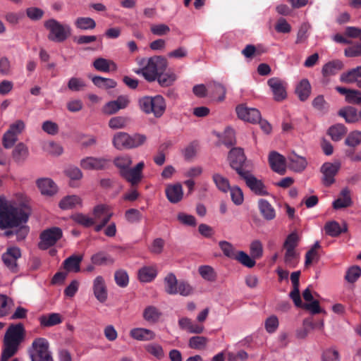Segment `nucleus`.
<instances>
[{
  "label": "nucleus",
  "instance_id": "f257e3e1",
  "mask_svg": "<svg viewBox=\"0 0 361 361\" xmlns=\"http://www.w3.org/2000/svg\"><path fill=\"white\" fill-rule=\"evenodd\" d=\"M29 214L22 207L15 206L4 197L0 196V228H14L25 224Z\"/></svg>",
  "mask_w": 361,
  "mask_h": 361
},
{
  "label": "nucleus",
  "instance_id": "f03ea898",
  "mask_svg": "<svg viewBox=\"0 0 361 361\" xmlns=\"http://www.w3.org/2000/svg\"><path fill=\"white\" fill-rule=\"evenodd\" d=\"M27 352L31 361H54L49 343L45 338L34 339Z\"/></svg>",
  "mask_w": 361,
  "mask_h": 361
},
{
  "label": "nucleus",
  "instance_id": "7ed1b4c3",
  "mask_svg": "<svg viewBox=\"0 0 361 361\" xmlns=\"http://www.w3.org/2000/svg\"><path fill=\"white\" fill-rule=\"evenodd\" d=\"M140 109L147 114H152L154 117H161L166 109V101L161 95L145 96L138 101Z\"/></svg>",
  "mask_w": 361,
  "mask_h": 361
},
{
  "label": "nucleus",
  "instance_id": "20e7f679",
  "mask_svg": "<svg viewBox=\"0 0 361 361\" xmlns=\"http://www.w3.org/2000/svg\"><path fill=\"white\" fill-rule=\"evenodd\" d=\"M168 66L167 60L161 56H154L148 59L147 65L137 73H142L148 82L155 81L157 75L165 72Z\"/></svg>",
  "mask_w": 361,
  "mask_h": 361
},
{
  "label": "nucleus",
  "instance_id": "39448f33",
  "mask_svg": "<svg viewBox=\"0 0 361 361\" xmlns=\"http://www.w3.org/2000/svg\"><path fill=\"white\" fill-rule=\"evenodd\" d=\"M147 140L145 135L135 133L130 135L127 133L119 132L114 135L113 145L118 149L136 148L143 145Z\"/></svg>",
  "mask_w": 361,
  "mask_h": 361
},
{
  "label": "nucleus",
  "instance_id": "423d86ee",
  "mask_svg": "<svg viewBox=\"0 0 361 361\" xmlns=\"http://www.w3.org/2000/svg\"><path fill=\"white\" fill-rule=\"evenodd\" d=\"M44 27L49 31L47 36L50 41L63 42L71 35V27L63 25L54 18H50L44 23Z\"/></svg>",
  "mask_w": 361,
  "mask_h": 361
},
{
  "label": "nucleus",
  "instance_id": "0eeeda50",
  "mask_svg": "<svg viewBox=\"0 0 361 361\" xmlns=\"http://www.w3.org/2000/svg\"><path fill=\"white\" fill-rule=\"evenodd\" d=\"M62 230L59 227H51L43 231L39 235L38 247L45 250L54 245L62 237Z\"/></svg>",
  "mask_w": 361,
  "mask_h": 361
},
{
  "label": "nucleus",
  "instance_id": "6e6552de",
  "mask_svg": "<svg viewBox=\"0 0 361 361\" xmlns=\"http://www.w3.org/2000/svg\"><path fill=\"white\" fill-rule=\"evenodd\" d=\"M228 159L231 167L234 169L240 176L248 171L244 169L246 157L242 148H233L229 152Z\"/></svg>",
  "mask_w": 361,
  "mask_h": 361
},
{
  "label": "nucleus",
  "instance_id": "1a4fd4ad",
  "mask_svg": "<svg viewBox=\"0 0 361 361\" xmlns=\"http://www.w3.org/2000/svg\"><path fill=\"white\" fill-rule=\"evenodd\" d=\"M25 336V330L23 324H11L5 334L4 341L19 347Z\"/></svg>",
  "mask_w": 361,
  "mask_h": 361
},
{
  "label": "nucleus",
  "instance_id": "9d476101",
  "mask_svg": "<svg viewBox=\"0 0 361 361\" xmlns=\"http://www.w3.org/2000/svg\"><path fill=\"white\" fill-rule=\"evenodd\" d=\"M21 257V252L18 247H8L6 252L2 255V260L5 266L12 272L18 271L17 260Z\"/></svg>",
  "mask_w": 361,
  "mask_h": 361
},
{
  "label": "nucleus",
  "instance_id": "9b49d317",
  "mask_svg": "<svg viewBox=\"0 0 361 361\" xmlns=\"http://www.w3.org/2000/svg\"><path fill=\"white\" fill-rule=\"evenodd\" d=\"M267 84L272 92L275 101L281 102L286 98L287 84L285 81L279 78L274 77L268 80Z\"/></svg>",
  "mask_w": 361,
  "mask_h": 361
},
{
  "label": "nucleus",
  "instance_id": "f8f14e48",
  "mask_svg": "<svg viewBox=\"0 0 361 361\" xmlns=\"http://www.w3.org/2000/svg\"><path fill=\"white\" fill-rule=\"evenodd\" d=\"M145 167L144 161H140L133 168H129L121 175L132 186L137 185L143 178L142 170Z\"/></svg>",
  "mask_w": 361,
  "mask_h": 361
},
{
  "label": "nucleus",
  "instance_id": "ddd939ff",
  "mask_svg": "<svg viewBox=\"0 0 361 361\" xmlns=\"http://www.w3.org/2000/svg\"><path fill=\"white\" fill-rule=\"evenodd\" d=\"M236 113L239 118L252 123H257L261 118V114L258 109L249 108L243 104L236 107Z\"/></svg>",
  "mask_w": 361,
  "mask_h": 361
},
{
  "label": "nucleus",
  "instance_id": "4468645a",
  "mask_svg": "<svg viewBox=\"0 0 361 361\" xmlns=\"http://www.w3.org/2000/svg\"><path fill=\"white\" fill-rule=\"evenodd\" d=\"M109 163V160L104 157H87L80 160V166L85 170H103Z\"/></svg>",
  "mask_w": 361,
  "mask_h": 361
},
{
  "label": "nucleus",
  "instance_id": "2eb2a0df",
  "mask_svg": "<svg viewBox=\"0 0 361 361\" xmlns=\"http://www.w3.org/2000/svg\"><path fill=\"white\" fill-rule=\"evenodd\" d=\"M247 187L257 195H266L268 192L266 190L264 183L255 178L249 171L240 176Z\"/></svg>",
  "mask_w": 361,
  "mask_h": 361
},
{
  "label": "nucleus",
  "instance_id": "dca6fc26",
  "mask_svg": "<svg viewBox=\"0 0 361 361\" xmlns=\"http://www.w3.org/2000/svg\"><path fill=\"white\" fill-rule=\"evenodd\" d=\"M340 167V163L326 162L322 165L321 172L324 175L323 183L326 186H329L334 183V176L338 172Z\"/></svg>",
  "mask_w": 361,
  "mask_h": 361
},
{
  "label": "nucleus",
  "instance_id": "f3484780",
  "mask_svg": "<svg viewBox=\"0 0 361 361\" xmlns=\"http://www.w3.org/2000/svg\"><path fill=\"white\" fill-rule=\"evenodd\" d=\"M269 163L274 171L281 175H283L286 173V159L279 153L275 151L270 152Z\"/></svg>",
  "mask_w": 361,
  "mask_h": 361
},
{
  "label": "nucleus",
  "instance_id": "a211bd4d",
  "mask_svg": "<svg viewBox=\"0 0 361 361\" xmlns=\"http://www.w3.org/2000/svg\"><path fill=\"white\" fill-rule=\"evenodd\" d=\"M93 292L95 298L100 302H104L107 299V288L104 278L97 276L93 281Z\"/></svg>",
  "mask_w": 361,
  "mask_h": 361
},
{
  "label": "nucleus",
  "instance_id": "6ab92c4d",
  "mask_svg": "<svg viewBox=\"0 0 361 361\" xmlns=\"http://www.w3.org/2000/svg\"><path fill=\"white\" fill-rule=\"evenodd\" d=\"M130 336L139 341H149L155 338V333L145 328H133L129 332Z\"/></svg>",
  "mask_w": 361,
  "mask_h": 361
},
{
  "label": "nucleus",
  "instance_id": "aec40b11",
  "mask_svg": "<svg viewBox=\"0 0 361 361\" xmlns=\"http://www.w3.org/2000/svg\"><path fill=\"white\" fill-rule=\"evenodd\" d=\"M165 192L169 201L173 204L179 202L183 196V188L180 183L169 185Z\"/></svg>",
  "mask_w": 361,
  "mask_h": 361
},
{
  "label": "nucleus",
  "instance_id": "412c9836",
  "mask_svg": "<svg viewBox=\"0 0 361 361\" xmlns=\"http://www.w3.org/2000/svg\"><path fill=\"white\" fill-rule=\"evenodd\" d=\"M37 185L44 195L52 196L57 192V186L50 178H44L37 180Z\"/></svg>",
  "mask_w": 361,
  "mask_h": 361
},
{
  "label": "nucleus",
  "instance_id": "4be33fe9",
  "mask_svg": "<svg viewBox=\"0 0 361 361\" xmlns=\"http://www.w3.org/2000/svg\"><path fill=\"white\" fill-rule=\"evenodd\" d=\"M92 66L97 71L104 73L117 70V66L113 61L102 57L96 59Z\"/></svg>",
  "mask_w": 361,
  "mask_h": 361
},
{
  "label": "nucleus",
  "instance_id": "5701e85b",
  "mask_svg": "<svg viewBox=\"0 0 361 361\" xmlns=\"http://www.w3.org/2000/svg\"><path fill=\"white\" fill-rule=\"evenodd\" d=\"M42 327H51L62 322V317L59 313H49L42 314L39 317Z\"/></svg>",
  "mask_w": 361,
  "mask_h": 361
},
{
  "label": "nucleus",
  "instance_id": "b1692460",
  "mask_svg": "<svg viewBox=\"0 0 361 361\" xmlns=\"http://www.w3.org/2000/svg\"><path fill=\"white\" fill-rule=\"evenodd\" d=\"M352 204L350 190L348 188H344L341 190L339 197L334 201L333 207L335 209H340L348 207Z\"/></svg>",
  "mask_w": 361,
  "mask_h": 361
},
{
  "label": "nucleus",
  "instance_id": "393cba45",
  "mask_svg": "<svg viewBox=\"0 0 361 361\" xmlns=\"http://www.w3.org/2000/svg\"><path fill=\"white\" fill-rule=\"evenodd\" d=\"M161 312L155 306H147L142 312L143 319L151 324H156L161 317Z\"/></svg>",
  "mask_w": 361,
  "mask_h": 361
},
{
  "label": "nucleus",
  "instance_id": "a878e982",
  "mask_svg": "<svg viewBox=\"0 0 361 361\" xmlns=\"http://www.w3.org/2000/svg\"><path fill=\"white\" fill-rule=\"evenodd\" d=\"M260 214L267 221L273 220L276 217V212L272 205L266 200L261 199L258 202Z\"/></svg>",
  "mask_w": 361,
  "mask_h": 361
},
{
  "label": "nucleus",
  "instance_id": "bb28decb",
  "mask_svg": "<svg viewBox=\"0 0 361 361\" xmlns=\"http://www.w3.org/2000/svg\"><path fill=\"white\" fill-rule=\"evenodd\" d=\"M324 230L328 235L337 237L342 233H345L348 230V227L345 224H343V226L341 227L337 221H331L326 223Z\"/></svg>",
  "mask_w": 361,
  "mask_h": 361
},
{
  "label": "nucleus",
  "instance_id": "cd10ccee",
  "mask_svg": "<svg viewBox=\"0 0 361 361\" xmlns=\"http://www.w3.org/2000/svg\"><path fill=\"white\" fill-rule=\"evenodd\" d=\"M82 260V255H73L63 261V268L68 271L79 272L80 263Z\"/></svg>",
  "mask_w": 361,
  "mask_h": 361
},
{
  "label": "nucleus",
  "instance_id": "c85d7f7f",
  "mask_svg": "<svg viewBox=\"0 0 361 361\" xmlns=\"http://www.w3.org/2000/svg\"><path fill=\"white\" fill-rule=\"evenodd\" d=\"M288 159L289 161V168L295 172H301L307 166V162L303 157L293 153Z\"/></svg>",
  "mask_w": 361,
  "mask_h": 361
},
{
  "label": "nucleus",
  "instance_id": "c756f323",
  "mask_svg": "<svg viewBox=\"0 0 361 361\" xmlns=\"http://www.w3.org/2000/svg\"><path fill=\"white\" fill-rule=\"evenodd\" d=\"M343 68V63L340 60H333L324 65L322 75L324 77L336 75L339 71Z\"/></svg>",
  "mask_w": 361,
  "mask_h": 361
},
{
  "label": "nucleus",
  "instance_id": "7c9ffc66",
  "mask_svg": "<svg viewBox=\"0 0 361 361\" xmlns=\"http://www.w3.org/2000/svg\"><path fill=\"white\" fill-rule=\"evenodd\" d=\"M11 228V230L5 231V236L9 238L16 235L18 241L24 240L30 231L29 226L25 224H20L18 226H14V228Z\"/></svg>",
  "mask_w": 361,
  "mask_h": 361
},
{
  "label": "nucleus",
  "instance_id": "2f4dec72",
  "mask_svg": "<svg viewBox=\"0 0 361 361\" xmlns=\"http://www.w3.org/2000/svg\"><path fill=\"white\" fill-rule=\"evenodd\" d=\"M157 275V271L155 267H143L138 271V278L142 282L148 283L153 281Z\"/></svg>",
  "mask_w": 361,
  "mask_h": 361
},
{
  "label": "nucleus",
  "instance_id": "473e14b6",
  "mask_svg": "<svg viewBox=\"0 0 361 361\" xmlns=\"http://www.w3.org/2000/svg\"><path fill=\"white\" fill-rule=\"evenodd\" d=\"M357 78H361V66L343 73L340 76V80L348 84L357 83V81L359 80Z\"/></svg>",
  "mask_w": 361,
  "mask_h": 361
},
{
  "label": "nucleus",
  "instance_id": "72a5a7b5",
  "mask_svg": "<svg viewBox=\"0 0 361 361\" xmlns=\"http://www.w3.org/2000/svg\"><path fill=\"white\" fill-rule=\"evenodd\" d=\"M295 92L300 101L307 99L311 92V85L307 79L302 80L297 85Z\"/></svg>",
  "mask_w": 361,
  "mask_h": 361
},
{
  "label": "nucleus",
  "instance_id": "f704fd0d",
  "mask_svg": "<svg viewBox=\"0 0 361 361\" xmlns=\"http://www.w3.org/2000/svg\"><path fill=\"white\" fill-rule=\"evenodd\" d=\"M338 115L345 118L347 123H355L359 119L357 109L353 106H347L338 111Z\"/></svg>",
  "mask_w": 361,
  "mask_h": 361
},
{
  "label": "nucleus",
  "instance_id": "c9c22d12",
  "mask_svg": "<svg viewBox=\"0 0 361 361\" xmlns=\"http://www.w3.org/2000/svg\"><path fill=\"white\" fill-rule=\"evenodd\" d=\"M347 128L343 124L338 123L331 126L328 130V134L334 141H339L346 134Z\"/></svg>",
  "mask_w": 361,
  "mask_h": 361
},
{
  "label": "nucleus",
  "instance_id": "e433bc0d",
  "mask_svg": "<svg viewBox=\"0 0 361 361\" xmlns=\"http://www.w3.org/2000/svg\"><path fill=\"white\" fill-rule=\"evenodd\" d=\"M178 283L173 273L169 274L164 279L165 291L169 295H176Z\"/></svg>",
  "mask_w": 361,
  "mask_h": 361
},
{
  "label": "nucleus",
  "instance_id": "4c0bfd02",
  "mask_svg": "<svg viewBox=\"0 0 361 361\" xmlns=\"http://www.w3.org/2000/svg\"><path fill=\"white\" fill-rule=\"evenodd\" d=\"M132 163L131 157L127 154L117 157L114 160V165L119 169L120 175L128 169Z\"/></svg>",
  "mask_w": 361,
  "mask_h": 361
},
{
  "label": "nucleus",
  "instance_id": "58836bf2",
  "mask_svg": "<svg viewBox=\"0 0 361 361\" xmlns=\"http://www.w3.org/2000/svg\"><path fill=\"white\" fill-rule=\"evenodd\" d=\"M94 216V223L96 221L102 220V219L106 218L108 214H111L113 216V212L110 211L109 207L106 204H98L95 206L92 211Z\"/></svg>",
  "mask_w": 361,
  "mask_h": 361
},
{
  "label": "nucleus",
  "instance_id": "ea45409f",
  "mask_svg": "<svg viewBox=\"0 0 361 361\" xmlns=\"http://www.w3.org/2000/svg\"><path fill=\"white\" fill-rule=\"evenodd\" d=\"M93 84L99 88L111 89L116 86V82L111 78H106L101 76H94L92 78Z\"/></svg>",
  "mask_w": 361,
  "mask_h": 361
},
{
  "label": "nucleus",
  "instance_id": "a19ab883",
  "mask_svg": "<svg viewBox=\"0 0 361 361\" xmlns=\"http://www.w3.org/2000/svg\"><path fill=\"white\" fill-rule=\"evenodd\" d=\"M92 264L102 266L107 264H113L114 259L104 252H98L91 257Z\"/></svg>",
  "mask_w": 361,
  "mask_h": 361
},
{
  "label": "nucleus",
  "instance_id": "79ce46f5",
  "mask_svg": "<svg viewBox=\"0 0 361 361\" xmlns=\"http://www.w3.org/2000/svg\"><path fill=\"white\" fill-rule=\"evenodd\" d=\"M316 324L311 319H306L303 321V326L297 329L295 336L298 339H305L307 338L310 331L315 329Z\"/></svg>",
  "mask_w": 361,
  "mask_h": 361
},
{
  "label": "nucleus",
  "instance_id": "37998d69",
  "mask_svg": "<svg viewBox=\"0 0 361 361\" xmlns=\"http://www.w3.org/2000/svg\"><path fill=\"white\" fill-rule=\"evenodd\" d=\"M75 27L80 30H92L96 27V23L94 19L90 17H79L74 23Z\"/></svg>",
  "mask_w": 361,
  "mask_h": 361
},
{
  "label": "nucleus",
  "instance_id": "c03bdc74",
  "mask_svg": "<svg viewBox=\"0 0 361 361\" xmlns=\"http://www.w3.org/2000/svg\"><path fill=\"white\" fill-rule=\"evenodd\" d=\"M81 204V199L77 195H70L63 198L59 202L62 209H71Z\"/></svg>",
  "mask_w": 361,
  "mask_h": 361
},
{
  "label": "nucleus",
  "instance_id": "a18cd8bd",
  "mask_svg": "<svg viewBox=\"0 0 361 361\" xmlns=\"http://www.w3.org/2000/svg\"><path fill=\"white\" fill-rule=\"evenodd\" d=\"M234 259L247 268H252L256 264L255 259L244 251L237 252Z\"/></svg>",
  "mask_w": 361,
  "mask_h": 361
},
{
  "label": "nucleus",
  "instance_id": "49530a36",
  "mask_svg": "<svg viewBox=\"0 0 361 361\" xmlns=\"http://www.w3.org/2000/svg\"><path fill=\"white\" fill-rule=\"evenodd\" d=\"M18 346L4 341V348L0 361H8L18 351Z\"/></svg>",
  "mask_w": 361,
  "mask_h": 361
},
{
  "label": "nucleus",
  "instance_id": "de8ad7c7",
  "mask_svg": "<svg viewBox=\"0 0 361 361\" xmlns=\"http://www.w3.org/2000/svg\"><path fill=\"white\" fill-rule=\"evenodd\" d=\"M300 241L299 235L296 232H292L286 238L283 247L285 250H295Z\"/></svg>",
  "mask_w": 361,
  "mask_h": 361
},
{
  "label": "nucleus",
  "instance_id": "09e8293b",
  "mask_svg": "<svg viewBox=\"0 0 361 361\" xmlns=\"http://www.w3.org/2000/svg\"><path fill=\"white\" fill-rule=\"evenodd\" d=\"M28 154V150L23 143L18 144L13 151V157L16 161L20 162L25 159Z\"/></svg>",
  "mask_w": 361,
  "mask_h": 361
},
{
  "label": "nucleus",
  "instance_id": "8fccbe9b",
  "mask_svg": "<svg viewBox=\"0 0 361 361\" xmlns=\"http://www.w3.org/2000/svg\"><path fill=\"white\" fill-rule=\"evenodd\" d=\"M212 179L218 189L221 191L226 192L231 188L228 180L221 174L214 173Z\"/></svg>",
  "mask_w": 361,
  "mask_h": 361
},
{
  "label": "nucleus",
  "instance_id": "3c124183",
  "mask_svg": "<svg viewBox=\"0 0 361 361\" xmlns=\"http://www.w3.org/2000/svg\"><path fill=\"white\" fill-rule=\"evenodd\" d=\"M208 338L204 336H195L189 339L188 345L192 349L201 350L205 348Z\"/></svg>",
  "mask_w": 361,
  "mask_h": 361
},
{
  "label": "nucleus",
  "instance_id": "603ef678",
  "mask_svg": "<svg viewBox=\"0 0 361 361\" xmlns=\"http://www.w3.org/2000/svg\"><path fill=\"white\" fill-rule=\"evenodd\" d=\"M199 274L208 281H214L216 279V274L214 269L208 265H202L199 267Z\"/></svg>",
  "mask_w": 361,
  "mask_h": 361
},
{
  "label": "nucleus",
  "instance_id": "864d4df0",
  "mask_svg": "<svg viewBox=\"0 0 361 361\" xmlns=\"http://www.w3.org/2000/svg\"><path fill=\"white\" fill-rule=\"evenodd\" d=\"M219 246L226 257L232 259H235L237 252H235V247L231 243L221 240L219 242Z\"/></svg>",
  "mask_w": 361,
  "mask_h": 361
},
{
  "label": "nucleus",
  "instance_id": "5fc2aeb1",
  "mask_svg": "<svg viewBox=\"0 0 361 361\" xmlns=\"http://www.w3.org/2000/svg\"><path fill=\"white\" fill-rule=\"evenodd\" d=\"M176 79V77L174 73L162 72L161 73L157 75L156 80H157L161 86L169 87L173 84Z\"/></svg>",
  "mask_w": 361,
  "mask_h": 361
},
{
  "label": "nucleus",
  "instance_id": "6e6d98bb",
  "mask_svg": "<svg viewBox=\"0 0 361 361\" xmlns=\"http://www.w3.org/2000/svg\"><path fill=\"white\" fill-rule=\"evenodd\" d=\"M298 257L296 250H286L284 262L290 268H295L298 262Z\"/></svg>",
  "mask_w": 361,
  "mask_h": 361
},
{
  "label": "nucleus",
  "instance_id": "4d7b16f0",
  "mask_svg": "<svg viewBox=\"0 0 361 361\" xmlns=\"http://www.w3.org/2000/svg\"><path fill=\"white\" fill-rule=\"evenodd\" d=\"M72 219L78 224L85 227H90L94 225V219L82 213H78L72 216Z\"/></svg>",
  "mask_w": 361,
  "mask_h": 361
},
{
  "label": "nucleus",
  "instance_id": "13d9d810",
  "mask_svg": "<svg viewBox=\"0 0 361 361\" xmlns=\"http://www.w3.org/2000/svg\"><path fill=\"white\" fill-rule=\"evenodd\" d=\"M146 351L158 360L164 357V352L161 345L157 343H149L145 346Z\"/></svg>",
  "mask_w": 361,
  "mask_h": 361
},
{
  "label": "nucleus",
  "instance_id": "bf43d9fd",
  "mask_svg": "<svg viewBox=\"0 0 361 361\" xmlns=\"http://www.w3.org/2000/svg\"><path fill=\"white\" fill-rule=\"evenodd\" d=\"M114 280L119 287L125 288L129 283L128 274L123 269L117 270L114 274Z\"/></svg>",
  "mask_w": 361,
  "mask_h": 361
},
{
  "label": "nucleus",
  "instance_id": "052dcab7",
  "mask_svg": "<svg viewBox=\"0 0 361 361\" xmlns=\"http://www.w3.org/2000/svg\"><path fill=\"white\" fill-rule=\"evenodd\" d=\"M361 276V268L359 266L350 267L345 274V279L350 283H355Z\"/></svg>",
  "mask_w": 361,
  "mask_h": 361
},
{
  "label": "nucleus",
  "instance_id": "680f3d73",
  "mask_svg": "<svg viewBox=\"0 0 361 361\" xmlns=\"http://www.w3.org/2000/svg\"><path fill=\"white\" fill-rule=\"evenodd\" d=\"M67 86L73 92H79L86 87V84L82 78L73 77L69 79Z\"/></svg>",
  "mask_w": 361,
  "mask_h": 361
},
{
  "label": "nucleus",
  "instance_id": "e2e57ef3",
  "mask_svg": "<svg viewBox=\"0 0 361 361\" xmlns=\"http://www.w3.org/2000/svg\"><path fill=\"white\" fill-rule=\"evenodd\" d=\"M250 252L253 259H259L263 255V246L262 243L258 240H254L250 245Z\"/></svg>",
  "mask_w": 361,
  "mask_h": 361
},
{
  "label": "nucleus",
  "instance_id": "0e129e2a",
  "mask_svg": "<svg viewBox=\"0 0 361 361\" xmlns=\"http://www.w3.org/2000/svg\"><path fill=\"white\" fill-rule=\"evenodd\" d=\"M310 29V25L308 23H302L297 33V38L295 40L296 44H302L307 41L309 35L308 31Z\"/></svg>",
  "mask_w": 361,
  "mask_h": 361
},
{
  "label": "nucleus",
  "instance_id": "69168bd1",
  "mask_svg": "<svg viewBox=\"0 0 361 361\" xmlns=\"http://www.w3.org/2000/svg\"><path fill=\"white\" fill-rule=\"evenodd\" d=\"M12 300L5 295H0V317L6 316L9 313Z\"/></svg>",
  "mask_w": 361,
  "mask_h": 361
},
{
  "label": "nucleus",
  "instance_id": "338daca9",
  "mask_svg": "<svg viewBox=\"0 0 361 361\" xmlns=\"http://www.w3.org/2000/svg\"><path fill=\"white\" fill-rule=\"evenodd\" d=\"M170 27L166 24H153L150 26L151 32L156 36H164L170 32Z\"/></svg>",
  "mask_w": 361,
  "mask_h": 361
},
{
  "label": "nucleus",
  "instance_id": "774afa93",
  "mask_svg": "<svg viewBox=\"0 0 361 361\" xmlns=\"http://www.w3.org/2000/svg\"><path fill=\"white\" fill-rule=\"evenodd\" d=\"M346 145L350 147H355L361 143V132L353 131L346 137L345 140Z\"/></svg>",
  "mask_w": 361,
  "mask_h": 361
}]
</instances>
